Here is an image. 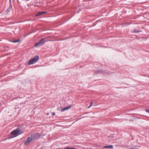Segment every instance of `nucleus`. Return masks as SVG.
Masks as SVG:
<instances>
[{
    "instance_id": "1",
    "label": "nucleus",
    "mask_w": 149,
    "mask_h": 149,
    "mask_svg": "<svg viewBox=\"0 0 149 149\" xmlns=\"http://www.w3.org/2000/svg\"><path fill=\"white\" fill-rule=\"evenodd\" d=\"M22 133L20 132V130L19 129L15 130L10 133V136L9 137V139L15 137Z\"/></svg>"
},
{
    "instance_id": "2",
    "label": "nucleus",
    "mask_w": 149,
    "mask_h": 149,
    "mask_svg": "<svg viewBox=\"0 0 149 149\" xmlns=\"http://www.w3.org/2000/svg\"><path fill=\"white\" fill-rule=\"evenodd\" d=\"M45 39L42 38L41 39L38 43L35 44L34 47H39L43 45L46 42Z\"/></svg>"
},
{
    "instance_id": "3",
    "label": "nucleus",
    "mask_w": 149,
    "mask_h": 149,
    "mask_svg": "<svg viewBox=\"0 0 149 149\" xmlns=\"http://www.w3.org/2000/svg\"><path fill=\"white\" fill-rule=\"evenodd\" d=\"M38 56L35 57L31 59L28 62V64L29 65H30L33 64L34 62L37 61L39 59Z\"/></svg>"
},
{
    "instance_id": "4",
    "label": "nucleus",
    "mask_w": 149,
    "mask_h": 149,
    "mask_svg": "<svg viewBox=\"0 0 149 149\" xmlns=\"http://www.w3.org/2000/svg\"><path fill=\"white\" fill-rule=\"evenodd\" d=\"M33 141L32 137H28L26 139L23 141L24 144L28 145Z\"/></svg>"
},
{
    "instance_id": "5",
    "label": "nucleus",
    "mask_w": 149,
    "mask_h": 149,
    "mask_svg": "<svg viewBox=\"0 0 149 149\" xmlns=\"http://www.w3.org/2000/svg\"><path fill=\"white\" fill-rule=\"evenodd\" d=\"M71 107V106H69L67 107H64V108H63L61 109V111L62 112L64 111H65L66 110H68V109H70Z\"/></svg>"
},
{
    "instance_id": "6",
    "label": "nucleus",
    "mask_w": 149,
    "mask_h": 149,
    "mask_svg": "<svg viewBox=\"0 0 149 149\" xmlns=\"http://www.w3.org/2000/svg\"><path fill=\"white\" fill-rule=\"evenodd\" d=\"M46 12H39L37 14H36V16H38L39 15H42L45 13Z\"/></svg>"
},
{
    "instance_id": "7",
    "label": "nucleus",
    "mask_w": 149,
    "mask_h": 149,
    "mask_svg": "<svg viewBox=\"0 0 149 149\" xmlns=\"http://www.w3.org/2000/svg\"><path fill=\"white\" fill-rule=\"evenodd\" d=\"M104 148H109L113 149V145H110L108 146H105L103 147Z\"/></svg>"
},
{
    "instance_id": "8",
    "label": "nucleus",
    "mask_w": 149,
    "mask_h": 149,
    "mask_svg": "<svg viewBox=\"0 0 149 149\" xmlns=\"http://www.w3.org/2000/svg\"><path fill=\"white\" fill-rule=\"evenodd\" d=\"M36 137H39L41 136V135L39 134H36Z\"/></svg>"
},
{
    "instance_id": "9",
    "label": "nucleus",
    "mask_w": 149,
    "mask_h": 149,
    "mask_svg": "<svg viewBox=\"0 0 149 149\" xmlns=\"http://www.w3.org/2000/svg\"><path fill=\"white\" fill-rule=\"evenodd\" d=\"M19 41V40H14L13 41V42H15V43L17 42H18Z\"/></svg>"
},
{
    "instance_id": "10",
    "label": "nucleus",
    "mask_w": 149,
    "mask_h": 149,
    "mask_svg": "<svg viewBox=\"0 0 149 149\" xmlns=\"http://www.w3.org/2000/svg\"><path fill=\"white\" fill-rule=\"evenodd\" d=\"M92 104H93V102H91V104H90V105L88 107V108H90L91 106H92Z\"/></svg>"
},
{
    "instance_id": "11",
    "label": "nucleus",
    "mask_w": 149,
    "mask_h": 149,
    "mask_svg": "<svg viewBox=\"0 0 149 149\" xmlns=\"http://www.w3.org/2000/svg\"><path fill=\"white\" fill-rule=\"evenodd\" d=\"M146 111L148 113H149V109H146Z\"/></svg>"
},
{
    "instance_id": "12",
    "label": "nucleus",
    "mask_w": 149,
    "mask_h": 149,
    "mask_svg": "<svg viewBox=\"0 0 149 149\" xmlns=\"http://www.w3.org/2000/svg\"><path fill=\"white\" fill-rule=\"evenodd\" d=\"M52 115L53 116H55V113L54 112L52 113Z\"/></svg>"
},
{
    "instance_id": "13",
    "label": "nucleus",
    "mask_w": 149,
    "mask_h": 149,
    "mask_svg": "<svg viewBox=\"0 0 149 149\" xmlns=\"http://www.w3.org/2000/svg\"><path fill=\"white\" fill-rule=\"evenodd\" d=\"M129 149H137V148H130Z\"/></svg>"
},
{
    "instance_id": "14",
    "label": "nucleus",
    "mask_w": 149,
    "mask_h": 149,
    "mask_svg": "<svg viewBox=\"0 0 149 149\" xmlns=\"http://www.w3.org/2000/svg\"><path fill=\"white\" fill-rule=\"evenodd\" d=\"M134 32H135V33H136V32H138V31H136V30H135Z\"/></svg>"
}]
</instances>
